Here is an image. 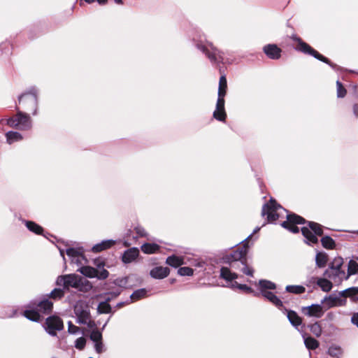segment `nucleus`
Here are the masks:
<instances>
[{"label": "nucleus", "instance_id": "nucleus-59", "mask_svg": "<svg viewBox=\"0 0 358 358\" xmlns=\"http://www.w3.org/2000/svg\"><path fill=\"white\" fill-rule=\"evenodd\" d=\"M114 1L117 4H123L122 0H114Z\"/></svg>", "mask_w": 358, "mask_h": 358}, {"label": "nucleus", "instance_id": "nucleus-14", "mask_svg": "<svg viewBox=\"0 0 358 358\" xmlns=\"http://www.w3.org/2000/svg\"><path fill=\"white\" fill-rule=\"evenodd\" d=\"M229 268L235 271H239L244 274L252 277L254 269L248 265V257L243 258L240 261L232 262L228 264Z\"/></svg>", "mask_w": 358, "mask_h": 358}, {"label": "nucleus", "instance_id": "nucleus-55", "mask_svg": "<svg viewBox=\"0 0 358 358\" xmlns=\"http://www.w3.org/2000/svg\"><path fill=\"white\" fill-rule=\"evenodd\" d=\"M353 113H354L355 117L357 118L358 117V103L354 104Z\"/></svg>", "mask_w": 358, "mask_h": 358}, {"label": "nucleus", "instance_id": "nucleus-54", "mask_svg": "<svg viewBox=\"0 0 358 358\" xmlns=\"http://www.w3.org/2000/svg\"><path fill=\"white\" fill-rule=\"evenodd\" d=\"M348 292H349V291H348V289H345V290H343V291H341L338 293V294L343 299H345L348 297Z\"/></svg>", "mask_w": 358, "mask_h": 358}, {"label": "nucleus", "instance_id": "nucleus-52", "mask_svg": "<svg viewBox=\"0 0 358 358\" xmlns=\"http://www.w3.org/2000/svg\"><path fill=\"white\" fill-rule=\"evenodd\" d=\"M120 294V290H116V291H113V292H110L106 293V297H110V298H111V300H112L113 299L116 298Z\"/></svg>", "mask_w": 358, "mask_h": 358}, {"label": "nucleus", "instance_id": "nucleus-58", "mask_svg": "<svg viewBox=\"0 0 358 358\" xmlns=\"http://www.w3.org/2000/svg\"><path fill=\"white\" fill-rule=\"evenodd\" d=\"M354 89H355V96L357 99H358V93L357 92V86H354Z\"/></svg>", "mask_w": 358, "mask_h": 358}, {"label": "nucleus", "instance_id": "nucleus-38", "mask_svg": "<svg viewBox=\"0 0 358 358\" xmlns=\"http://www.w3.org/2000/svg\"><path fill=\"white\" fill-rule=\"evenodd\" d=\"M147 296V290L144 288H141L134 291L130 296V299L132 301H136L141 299L145 298Z\"/></svg>", "mask_w": 358, "mask_h": 358}, {"label": "nucleus", "instance_id": "nucleus-43", "mask_svg": "<svg viewBox=\"0 0 358 358\" xmlns=\"http://www.w3.org/2000/svg\"><path fill=\"white\" fill-rule=\"evenodd\" d=\"M348 297L353 302L358 301V287H352L348 288Z\"/></svg>", "mask_w": 358, "mask_h": 358}, {"label": "nucleus", "instance_id": "nucleus-3", "mask_svg": "<svg viewBox=\"0 0 358 358\" xmlns=\"http://www.w3.org/2000/svg\"><path fill=\"white\" fill-rule=\"evenodd\" d=\"M227 83L225 76H222L219 81L217 100L213 117L218 121L224 122L227 114L224 110V96L227 93Z\"/></svg>", "mask_w": 358, "mask_h": 358}, {"label": "nucleus", "instance_id": "nucleus-23", "mask_svg": "<svg viewBox=\"0 0 358 358\" xmlns=\"http://www.w3.org/2000/svg\"><path fill=\"white\" fill-rule=\"evenodd\" d=\"M301 336L304 341V344L308 350H315L319 347V342L314 338L309 336L306 333L302 332Z\"/></svg>", "mask_w": 358, "mask_h": 358}, {"label": "nucleus", "instance_id": "nucleus-7", "mask_svg": "<svg viewBox=\"0 0 358 358\" xmlns=\"http://www.w3.org/2000/svg\"><path fill=\"white\" fill-rule=\"evenodd\" d=\"M20 104L23 105V108L27 110H33L32 115H36L37 113L38 97L36 90L32 87L29 92H25L18 97Z\"/></svg>", "mask_w": 358, "mask_h": 358}, {"label": "nucleus", "instance_id": "nucleus-31", "mask_svg": "<svg viewBox=\"0 0 358 358\" xmlns=\"http://www.w3.org/2000/svg\"><path fill=\"white\" fill-rule=\"evenodd\" d=\"M328 256L324 252H318L315 257V263L317 267L324 268L327 265Z\"/></svg>", "mask_w": 358, "mask_h": 358}, {"label": "nucleus", "instance_id": "nucleus-5", "mask_svg": "<svg viewBox=\"0 0 358 358\" xmlns=\"http://www.w3.org/2000/svg\"><path fill=\"white\" fill-rule=\"evenodd\" d=\"M292 39L298 43L295 50L299 52H301L306 55H309L313 56L314 58L329 65L332 68L336 67V64H333L328 58L323 56L320 53H319L317 50L313 48L308 43L304 42L301 38L297 36L296 35H292Z\"/></svg>", "mask_w": 358, "mask_h": 358}, {"label": "nucleus", "instance_id": "nucleus-1", "mask_svg": "<svg viewBox=\"0 0 358 358\" xmlns=\"http://www.w3.org/2000/svg\"><path fill=\"white\" fill-rule=\"evenodd\" d=\"M302 224H307L301 229L302 235L305 238V243L310 245L317 243V236L323 235V229L322 226L317 222L306 221L300 215L289 213L287 215V220L282 222L281 226L290 232L297 234L299 232V228L296 225Z\"/></svg>", "mask_w": 358, "mask_h": 358}, {"label": "nucleus", "instance_id": "nucleus-20", "mask_svg": "<svg viewBox=\"0 0 358 358\" xmlns=\"http://www.w3.org/2000/svg\"><path fill=\"white\" fill-rule=\"evenodd\" d=\"M261 295L267 299L269 302H271L273 305L276 306L278 309L282 310L284 308L282 301L271 291L263 292Z\"/></svg>", "mask_w": 358, "mask_h": 358}, {"label": "nucleus", "instance_id": "nucleus-48", "mask_svg": "<svg viewBox=\"0 0 358 358\" xmlns=\"http://www.w3.org/2000/svg\"><path fill=\"white\" fill-rule=\"evenodd\" d=\"M68 331L69 334H76L80 332V328L73 324L71 321L68 322Z\"/></svg>", "mask_w": 358, "mask_h": 358}, {"label": "nucleus", "instance_id": "nucleus-27", "mask_svg": "<svg viewBox=\"0 0 358 358\" xmlns=\"http://www.w3.org/2000/svg\"><path fill=\"white\" fill-rule=\"evenodd\" d=\"M259 295L262 294L263 292H269V290H273L276 288V285L274 282L267 280H260L259 281Z\"/></svg>", "mask_w": 358, "mask_h": 358}, {"label": "nucleus", "instance_id": "nucleus-61", "mask_svg": "<svg viewBox=\"0 0 358 358\" xmlns=\"http://www.w3.org/2000/svg\"><path fill=\"white\" fill-rule=\"evenodd\" d=\"M259 229H260V228H259V227H256V228L255 229V230H254L253 233H256V232H257Z\"/></svg>", "mask_w": 358, "mask_h": 358}, {"label": "nucleus", "instance_id": "nucleus-21", "mask_svg": "<svg viewBox=\"0 0 358 358\" xmlns=\"http://www.w3.org/2000/svg\"><path fill=\"white\" fill-rule=\"evenodd\" d=\"M287 313V317L291 324L296 329H299V327L302 324V320L299 315L294 310H288L287 308H283Z\"/></svg>", "mask_w": 358, "mask_h": 358}, {"label": "nucleus", "instance_id": "nucleus-46", "mask_svg": "<svg viewBox=\"0 0 358 358\" xmlns=\"http://www.w3.org/2000/svg\"><path fill=\"white\" fill-rule=\"evenodd\" d=\"M336 87H337V96L338 98H343L346 95V90L343 87V84L339 81L337 80L336 82Z\"/></svg>", "mask_w": 358, "mask_h": 358}, {"label": "nucleus", "instance_id": "nucleus-40", "mask_svg": "<svg viewBox=\"0 0 358 358\" xmlns=\"http://www.w3.org/2000/svg\"><path fill=\"white\" fill-rule=\"evenodd\" d=\"M307 327L316 337H320L322 333V328L319 322H315L314 324H308Z\"/></svg>", "mask_w": 358, "mask_h": 358}, {"label": "nucleus", "instance_id": "nucleus-33", "mask_svg": "<svg viewBox=\"0 0 358 358\" xmlns=\"http://www.w3.org/2000/svg\"><path fill=\"white\" fill-rule=\"evenodd\" d=\"M111 300L110 297H106L105 301L100 302L97 310L99 313H109L111 311V307L109 304V301Z\"/></svg>", "mask_w": 358, "mask_h": 358}, {"label": "nucleus", "instance_id": "nucleus-19", "mask_svg": "<svg viewBox=\"0 0 358 358\" xmlns=\"http://www.w3.org/2000/svg\"><path fill=\"white\" fill-rule=\"evenodd\" d=\"M138 255L139 250L137 248H129L124 251L122 257V261L124 264H129L134 261L138 257Z\"/></svg>", "mask_w": 358, "mask_h": 358}, {"label": "nucleus", "instance_id": "nucleus-10", "mask_svg": "<svg viewBox=\"0 0 358 358\" xmlns=\"http://www.w3.org/2000/svg\"><path fill=\"white\" fill-rule=\"evenodd\" d=\"M7 124L20 130H27L31 127V120L29 115L18 111L15 117L7 120Z\"/></svg>", "mask_w": 358, "mask_h": 358}, {"label": "nucleus", "instance_id": "nucleus-53", "mask_svg": "<svg viewBox=\"0 0 358 358\" xmlns=\"http://www.w3.org/2000/svg\"><path fill=\"white\" fill-rule=\"evenodd\" d=\"M351 322L358 327V313H355L351 317Z\"/></svg>", "mask_w": 358, "mask_h": 358}, {"label": "nucleus", "instance_id": "nucleus-41", "mask_svg": "<svg viewBox=\"0 0 358 358\" xmlns=\"http://www.w3.org/2000/svg\"><path fill=\"white\" fill-rule=\"evenodd\" d=\"M286 291L289 293L301 294L306 292V289L302 285H287L285 288Z\"/></svg>", "mask_w": 358, "mask_h": 358}, {"label": "nucleus", "instance_id": "nucleus-49", "mask_svg": "<svg viewBox=\"0 0 358 358\" xmlns=\"http://www.w3.org/2000/svg\"><path fill=\"white\" fill-rule=\"evenodd\" d=\"M109 273L107 270L103 269L101 271H98L97 276L95 278H97L101 280H104L108 277Z\"/></svg>", "mask_w": 358, "mask_h": 358}, {"label": "nucleus", "instance_id": "nucleus-13", "mask_svg": "<svg viewBox=\"0 0 358 358\" xmlns=\"http://www.w3.org/2000/svg\"><path fill=\"white\" fill-rule=\"evenodd\" d=\"M63 328V321L59 316L51 315L46 318L45 329L50 336H56L57 331L62 330Z\"/></svg>", "mask_w": 358, "mask_h": 358}, {"label": "nucleus", "instance_id": "nucleus-50", "mask_svg": "<svg viewBox=\"0 0 358 358\" xmlns=\"http://www.w3.org/2000/svg\"><path fill=\"white\" fill-rule=\"evenodd\" d=\"M94 349L96 352L99 354L101 353L103 351V344L102 343V341L94 343Z\"/></svg>", "mask_w": 358, "mask_h": 358}, {"label": "nucleus", "instance_id": "nucleus-6", "mask_svg": "<svg viewBox=\"0 0 358 358\" xmlns=\"http://www.w3.org/2000/svg\"><path fill=\"white\" fill-rule=\"evenodd\" d=\"M74 313L77 323L85 324L91 329L96 327L95 322L91 319L90 308L84 302L79 301L76 303Z\"/></svg>", "mask_w": 358, "mask_h": 358}, {"label": "nucleus", "instance_id": "nucleus-12", "mask_svg": "<svg viewBox=\"0 0 358 358\" xmlns=\"http://www.w3.org/2000/svg\"><path fill=\"white\" fill-rule=\"evenodd\" d=\"M280 208H282L273 199H271L269 203H265L262 210V216H267L268 222H273L278 219V214L276 213Z\"/></svg>", "mask_w": 358, "mask_h": 358}, {"label": "nucleus", "instance_id": "nucleus-24", "mask_svg": "<svg viewBox=\"0 0 358 358\" xmlns=\"http://www.w3.org/2000/svg\"><path fill=\"white\" fill-rule=\"evenodd\" d=\"M231 268L222 266L220 269V278L227 280L232 281L238 278V274L235 272H231Z\"/></svg>", "mask_w": 358, "mask_h": 358}, {"label": "nucleus", "instance_id": "nucleus-45", "mask_svg": "<svg viewBox=\"0 0 358 358\" xmlns=\"http://www.w3.org/2000/svg\"><path fill=\"white\" fill-rule=\"evenodd\" d=\"M90 339L95 343H97V342H99V341H102V334L101 333L97 330V329H94L92 330V331L91 332V334H90Z\"/></svg>", "mask_w": 358, "mask_h": 358}, {"label": "nucleus", "instance_id": "nucleus-26", "mask_svg": "<svg viewBox=\"0 0 358 358\" xmlns=\"http://www.w3.org/2000/svg\"><path fill=\"white\" fill-rule=\"evenodd\" d=\"M166 263L172 267L177 268L184 264V259L182 257L173 255L166 258Z\"/></svg>", "mask_w": 358, "mask_h": 358}, {"label": "nucleus", "instance_id": "nucleus-2", "mask_svg": "<svg viewBox=\"0 0 358 358\" xmlns=\"http://www.w3.org/2000/svg\"><path fill=\"white\" fill-rule=\"evenodd\" d=\"M23 315L28 320L40 322L45 316L50 315L53 309V302L47 296H41L29 301Z\"/></svg>", "mask_w": 358, "mask_h": 358}, {"label": "nucleus", "instance_id": "nucleus-35", "mask_svg": "<svg viewBox=\"0 0 358 358\" xmlns=\"http://www.w3.org/2000/svg\"><path fill=\"white\" fill-rule=\"evenodd\" d=\"M64 289L62 288H55L50 294H45L48 298L53 300H59L64 297Z\"/></svg>", "mask_w": 358, "mask_h": 358}, {"label": "nucleus", "instance_id": "nucleus-16", "mask_svg": "<svg viewBox=\"0 0 358 358\" xmlns=\"http://www.w3.org/2000/svg\"><path fill=\"white\" fill-rule=\"evenodd\" d=\"M302 310L306 315L317 318L321 317L324 314L322 306L320 304H312L311 306L303 307Z\"/></svg>", "mask_w": 358, "mask_h": 358}, {"label": "nucleus", "instance_id": "nucleus-64", "mask_svg": "<svg viewBox=\"0 0 358 358\" xmlns=\"http://www.w3.org/2000/svg\"><path fill=\"white\" fill-rule=\"evenodd\" d=\"M357 234H358V231H357Z\"/></svg>", "mask_w": 358, "mask_h": 358}, {"label": "nucleus", "instance_id": "nucleus-37", "mask_svg": "<svg viewBox=\"0 0 358 358\" xmlns=\"http://www.w3.org/2000/svg\"><path fill=\"white\" fill-rule=\"evenodd\" d=\"M358 271V264L356 261L351 259L348 262V273H345L346 277L348 279L352 275H355Z\"/></svg>", "mask_w": 358, "mask_h": 358}, {"label": "nucleus", "instance_id": "nucleus-44", "mask_svg": "<svg viewBox=\"0 0 358 358\" xmlns=\"http://www.w3.org/2000/svg\"><path fill=\"white\" fill-rule=\"evenodd\" d=\"M178 273L181 276H191L194 273V270L187 266L180 267L178 270Z\"/></svg>", "mask_w": 358, "mask_h": 358}, {"label": "nucleus", "instance_id": "nucleus-9", "mask_svg": "<svg viewBox=\"0 0 358 358\" xmlns=\"http://www.w3.org/2000/svg\"><path fill=\"white\" fill-rule=\"evenodd\" d=\"M196 47L206 55L212 63L220 64L224 62V53L215 48L211 43L207 45L197 43Z\"/></svg>", "mask_w": 358, "mask_h": 358}, {"label": "nucleus", "instance_id": "nucleus-25", "mask_svg": "<svg viewBox=\"0 0 358 358\" xmlns=\"http://www.w3.org/2000/svg\"><path fill=\"white\" fill-rule=\"evenodd\" d=\"M115 244V241L113 240H106L102 242L94 245L92 250L94 252H100L103 250L108 249L111 248Z\"/></svg>", "mask_w": 358, "mask_h": 358}, {"label": "nucleus", "instance_id": "nucleus-36", "mask_svg": "<svg viewBox=\"0 0 358 358\" xmlns=\"http://www.w3.org/2000/svg\"><path fill=\"white\" fill-rule=\"evenodd\" d=\"M26 227L27 229L36 234H42L43 229V228L38 225V224L35 223L32 221H26L25 222Z\"/></svg>", "mask_w": 358, "mask_h": 358}, {"label": "nucleus", "instance_id": "nucleus-17", "mask_svg": "<svg viewBox=\"0 0 358 358\" xmlns=\"http://www.w3.org/2000/svg\"><path fill=\"white\" fill-rule=\"evenodd\" d=\"M266 55L271 59H278L281 56V49L275 44H268L263 48Z\"/></svg>", "mask_w": 358, "mask_h": 358}, {"label": "nucleus", "instance_id": "nucleus-39", "mask_svg": "<svg viewBox=\"0 0 358 358\" xmlns=\"http://www.w3.org/2000/svg\"><path fill=\"white\" fill-rule=\"evenodd\" d=\"M7 142L11 144L22 138V135L17 131H8L6 134Z\"/></svg>", "mask_w": 358, "mask_h": 358}, {"label": "nucleus", "instance_id": "nucleus-4", "mask_svg": "<svg viewBox=\"0 0 358 358\" xmlns=\"http://www.w3.org/2000/svg\"><path fill=\"white\" fill-rule=\"evenodd\" d=\"M343 259H335L329 268L324 271V275L331 279L336 285L341 284L348 280L345 271L342 268Z\"/></svg>", "mask_w": 358, "mask_h": 358}, {"label": "nucleus", "instance_id": "nucleus-56", "mask_svg": "<svg viewBox=\"0 0 358 358\" xmlns=\"http://www.w3.org/2000/svg\"><path fill=\"white\" fill-rule=\"evenodd\" d=\"M96 1L99 4L103 5L107 2L108 0H96Z\"/></svg>", "mask_w": 358, "mask_h": 358}, {"label": "nucleus", "instance_id": "nucleus-29", "mask_svg": "<svg viewBox=\"0 0 358 358\" xmlns=\"http://www.w3.org/2000/svg\"><path fill=\"white\" fill-rule=\"evenodd\" d=\"M79 271L85 276L88 278H95L97 276L98 270L90 266H83L79 268Z\"/></svg>", "mask_w": 358, "mask_h": 358}, {"label": "nucleus", "instance_id": "nucleus-57", "mask_svg": "<svg viewBox=\"0 0 358 358\" xmlns=\"http://www.w3.org/2000/svg\"><path fill=\"white\" fill-rule=\"evenodd\" d=\"M59 252H60V255L62 257V258L64 259H65V257H64V252L63 250H59Z\"/></svg>", "mask_w": 358, "mask_h": 358}, {"label": "nucleus", "instance_id": "nucleus-28", "mask_svg": "<svg viewBox=\"0 0 358 358\" xmlns=\"http://www.w3.org/2000/svg\"><path fill=\"white\" fill-rule=\"evenodd\" d=\"M315 279L316 280L317 285L323 292H328L332 289V282L327 278H316Z\"/></svg>", "mask_w": 358, "mask_h": 358}, {"label": "nucleus", "instance_id": "nucleus-11", "mask_svg": "<svg viewBox=\"0 0 358 358\" xmlns=\"http://www.w3.org/2000/svg\"><path fill=\"white\" fill-rule=\"evenodd\" d=\"M56 285L62 286L64 290L69 288H78L82 285L81 278L76 274L59 275L56 280Z\"/></svg>", "mask_w": 358, "mask_h": 358}, {"label": "nucleus", "instance_id": "nucleus-18", "mask_svg": "<svg viewBox=\"0 0 358 358\" xmlns=\"http://www.w3.org/2000/svg\"><path fill=\"white\" fill-rule=\"evenodd\" d=\"M170 273V269L168 267L156 266L150 271V275L154 279H164Z\"/></svg>", "mask_w": 358, "mask_h": 358}, {"label": "nucleus", "instance_id": "nucleus-32", "mask_svg": "<svg viewBox=\"0 0 358 358\" xmlns=\"http://www.w3.org/2000/svg\"><path fill=\"white\" fill-rule=\"evenodd\" d=\"M159 250V246L156 243H145L141 246V250L145 254H154Z\"/></svg>", "mask_w": 358, "mask_h": 358}, {"label": "nucleus", "instance_id": "nucleus-51", "mask_svg": "<svg viewBox=\"0 0 358 358\" xmlns=\"http://www.w3.org/2000/svg\"><path fill=\"white\" fill-rule=\"evenodd\" d=\"M135 231L138 236L143 237L146 235L145 231L142 227L138 226L135 227Z\"/></svg>", "mask_w": 358, "mask_h": 358}, {"label": "nucleus", "instance_id": "nucleus-60", "mask_svg": "<svg viewBox=\"0 0 358 358\" xmlns=\"http://www.w3.org/2000/svg\"><path fill=\"white\" fill-rule=\"evenodd\" d=\"M87 3H93L96 0H85Z\"/></svg>", "mask_w": 358, "mask_h": 358}, {"label": "nucleus", "instance_id": "nucleus-62", "mask_svg": "<svg viewBox=\"0 0 358 358\" xmlns=\"http://www.w3.org/2000/svg\"><path fill=\"white\" fill-rule=\"evenodd\" d=\"M124 303H123V302H122V303H118V304L117 305V306H118V307H122V306L124 305Z\"/></svg>", "mask_w": 358, "mask_h": 358}, {"label": "nucleus", "instance_id": "nucleus-47", "mask_svg": "<svg viewBox=\"0 0 358 358\" xmlns=\"http://www.w3.org/2000/svg\"><path fill=\"white\" fill-rule=\"evenodd\" d=\"M86 344L85 338L83 337H80L76 339L75 342V347L78 350H83Z\"/></svg>", "mask_w": 358, "mask_h": 358}, {"label": "nucleus", "instance_id": "nucleus-42", "mask_svg": "<svg viewBox=\"0 0 358 358\" xmlns=\"http://www.w3.org/2000/svg\"><path fill=\"white\" fill-rule=\"evenodd\" d=\"M328 354L333 357L338 358L342 355V349L337 345H331L328 349Z\"/></svg>", "mask_w": 358, "mask_h": 358}, {"label": "nucleus", "instance_id": "nucleus-8", "mask_svg": "<svg viewBox=\"0 0 358 358\" xmlns=\"http://www.w3.org/2000/svg\"><path fill=\"white\" fill-rule=\"evenodd\" d=\"M252 234H250L246 239L242 241L243 245L242 246L236 248V250H233L229 254H227L224 255L221 258V262L223 264H231L232 262L236 261H240L243 259V258L247 257V255L248 252V239L251 237Z\"/></svg>", "mask_w": 358, "mask_h": 358}, {"label": "nucleus", "instance_id": "nucleus-15", "mask_svg": "<svg viewBox=\"0 0 358 358\" xmlns=\"http://www.w3.org/2000/svg\"><path fill=\"white\" fill-rule=\"evenodd\" d=\"M83 252L84 251L82 248H70L66 250V255L71 259V261L77 264H82L83 262H87V259L85 257Z\"/></svg>", "mask_w": 358, "mask_h": 358}, {"label": "nucleus", "instance_id": "nucleus-22", "mask_svg": "<svg viewBox=\"0 0 358 358\" xmlns=\"http://www.w3.org/2000/svg\"><path fill=\"white\" fill-rule=\"evenodd\" d=\"M329 306H343L346 304V299L341 298L338 294H331L328 297Z\"/></svg>", "mask_w": 358, "mask_h": 358}, {"label": "nucleus", "instance_id": "nucleus-34", "mask_svg": "<svg viewBox=\"0 0 358 358\" xmlns=\"http://www.w3.org/2000/svg\"><path fill=\"white\" fill-rule=\"evenodd\" d=\"M320 241L322 247L327 250H333L336 248L334 240L329 236H323Z\"/></svg>", "mask_w": 358, "mask_h": 358}, {"label": "nucleus", "instance_id": "nucleus-30", "mask_svg": "<svg viewBox=\"0 0 358 358\" xmlns=\"http://www.w3.org/2000/svg\"><path fill=\"white\" fill-rule=\"evenodd\" d=\"M231 287L241 289L247 294H253L255 296H259V293L255 292L250 287L245 284H239L236 281L232 282Z\"/></svg>", "mask_w": 358, "mask_h": 358}, {"label": "nucleus", "instance_id": "nucleus-63", "mask_svg": "<svg viewBox=\"0 0 358 358\" xmlns=\"http://www.w3.org/2000/svg\"><path fill=\"white\" fill-rule=\"evenodd\" d=\"M138 236H133V238L136 239Z\"/></svg>", "mask_w": 358, "mask_h": 358}]
</instances>
